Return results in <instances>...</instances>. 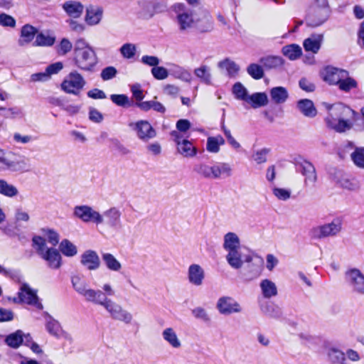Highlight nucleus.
<instances>
[{
    "label": "nucleus",
    "instance_id": "obj_61",
    "mask_svg": "<svg viewBox=\"0 0 364 364\" xmlns=\"http://www.w3.org/2000/svg\"><path fill=\"white\" fill-rule=\"evenodd\" d=\"M221 129L227 139L228 144L234 149H239L240 148V144L232 136L231 134L230 130L226 128V127L223 124L221 126Z\"/></svg>",
    "mask_w": 364,
    "mask_h": 364
},
{
    "label": "nucleus",
    "instance_id": "obj_54",
    "mask_svg": "<svg viewBox=\"0 0 364 364\" xmlns=\"http://www.w3.org/2000/svg\"><path fill=\"white\" fill-rule=\"evenodd\" d=\"M247 73L254 79L259 80L264 77V70L262 66L256 64L251 63L247 68Z\"/></svg>",
    "mask_w": 364,
    "mask_h": 364
},
{
    "label": "nucleus",
    "instance_id": "obj_24",
    "mask_svg": "<svg viewBox=\"0 0 364 364\" xmlns=\"http://www.w3.org/2000/svg\"><path fill=\"white\" fill-rule=\"evenodd\" d=\"M38 33V30L30 24H26L21 29L20 37L18 40V45L21 47L28 46L33 41Z\"/></svg>",
    "mask_w": 364,
    "mask_h": 364
},
{
    "label": "nucleus",
    "instance_id": "obj_48",
    "mask_svg": "<svg viewBox=\"0 0 364 364\" xmlns=\"http://www.w3.org/2000/svg\"><path fill=\"white\" fill-rule=\"evenodd\" d=\"M59 250L66 257H74L77 253V247L67 239L63 240L59 245Z\"/></svg>",
    "mask_w": 364,
    "mask_h": 364
},
{
    "label": "nucleus",
    "instance_id": "obj_19",
    "mask_svg": "<svg viewBox=\"0 0 364 364\" xmlns=\"http://www.w3.org/2000/svg\"><path fill=\"white\" fill-rule=\"evenodd\" d=\"M297 170L305 177L304 183L306 186L313 185L317 179L316 169L314 165L306 160L299 162L296 164Z\"/></svg>",
    "mask_w": 364,
    "mask_h": 364
},
{
    "label": "nucleus",
    "instance_id": "obj_36",
    "mask_svg": "<svg viewBox=\"0 0 364 364\" xmlns=\"http://www.w3.org/2000/svg\"><path fill=\"white\" fill-rule=\"evenodd\" d=\"M46 328L50 335L57 338H59L63 333L60 323L48 314L46 316Z\"/></svg>",
    "mask_w": 364,
    "mask_h": 364
},
{
    "label": "nucleus",
    "instance_id": "obj_12",
    "mask_svg": "<svg viewBox=\"0 0 364 364\" xmlns=\"http://www.w3.org/2000/svg\"><path fill=\"white\" fill-rule=\"evenodd\" d=\"M216 308L222 315L239 314L242 311L240 304L233 297L229 296L220 297L216 303Z\"/></svg>",
    "mask_w": 364,
    "mask_h": 364
},
{
    "label": "nucleus",
    "instance_id": "obj_8",
    "mask_svg": "<svg viewBox=\"0 0 364 364\" xmlns=\"http://www.w3.org/2000/svg\"><path fill=\"white\" fill-rule=\"evenodd\" d=\"M342 229V222L340 219L333 220L329 223H325L311 228L309 231L311 238L321 240L337 235Z\"/></svg>",
    "mask_w": 364,
    "mask_h": 364
},
{
    "label": "nucleus",
    "instance_id": "obj_25",
    "mask_svg": "<svg viewBox=\"0 0 364 364\" xmlns=\"http://www.w3.org/2000/svg\"><path fill=\"white\" fill-rule=\"evenodd\" d=\"M325 122L328 128L338 133L350 130L353 127V123L350 120H345L343 118L337 119L326 117Z\"/></svg>",
    "mask_w": 364,
    "mask_h": 364
},
{
    "label": "nucleus",
    "instance_id": "obj_32",
    "mask_svg": "<svg viewBox=\"0 0 364 364\" xmlns=\"http://www.w3.org/2000/svg\"><path fill=\"white\" fill-rule=\"evenodd\" d=\"M193 73L200 82L210 85H212V75L210 67L206 65H200L195 68Z\"/></svg>",
    "mask_w": 364,
    "mask_h": 364
},
{
    "label": "nucleus",
    "instance_id": "obj_52",
    "mask_svg": "<svg viewBox=\"0 0 364 364\" xmlns=\"http://www.w3.org/2000/svg\"><path fill=\"white\" fill-rule=\"evenodd\" d=\"M350 157L357 167L364 169V147H356Z\"/></svg>",
    "mask_w": 364,
    "mask_h": 364
},
{
    "label": "nucleus",
    "instance_id": "obj_45",
    "mask_svg": "<svg viewBox=\"0 0 364 364\" xmlns=\"http://www.w3.org/2000/svg\"><path fill=\"white\" fill-rule=\"evenodd\" d=\"M23 341V332L17 330L14 333L8 335L5 338V343L11 348H18Z\"/></svg>",
    "mask_w": 364,
    "mask_h": 364
},
{
    "label": "nucleus",
    "instance_id": "obj_18",
    "mask_svg": "<svg viewBox=\"0 0 364 364\" xmlns=\"http://www.w3.org/2000/svg\"><path fill=\"white\" fill-rule=\"evenodd\" d=\"M18 298L21 302L33 305L38 309H43L42 304L38 301L36 292L33 291L27 284L21 285Z\"/></svg>",
    "mask_w": 364,
    "mask_h": 364
},
{
    "label": "nucleus",
    "instance_id": "obj_22",
    "mask_svg": "<svg viewBox=\"0 0 364 364\" xmlns=\"http://www.w3.org/2000/svg\"><path fill=\"white\" fill-rule=\"evenodd\" d=\"M172 135L176 136V142L178 153L184 157H193L197 154V149L193 146L192 143L187 139L181 140V137L176 132H172Z\"/></svg>",
    "mask_w": 364,
    "mask_h": 364
},
{
    "label": "nucleus",
    "instance_id": "obj_33",
    "mask_svg": "<svg viewBox=\"0 0 364 364\" xmlns=\"http://www.w3.org/2000/svg\"><path fill=\"white\" fill-rule=\"evenodd\" d=\"M271 100L275 104H283L289 97L287 90L282 86L274 87L269 91Z\"/></svg>",
    "mask_w": 364,
    "mask_h": 364
},
{
    "label": "nucleus",
    "instance_id": "obj_29",
    "mask_svg": "<svg viewBox=\"0 0 364 364\" xmlns=\"http://www.w3.org/2000/svg\"><path fill=\"white\" fill-rule=\"evenodd\" d=\"M262 294L265 299H271L278 294L276 284L269 279H262L259 283Z\"/></svg>",
    "mask_w": 364,
    "mask_h": 364
},
{
    "label": "nucleus",
    "instance_id": "obj_11",
    "mask_svg": "<svg viewBox=\"0 0 364 364\" xmlns=\"http://www.w3.org/2000/svg\"><path fill=\"white\" fill-rule=\"evenodd\" d=\"M73 215L84 223L103 224L104 219L100 212L87 205H76L73 209Z\"/></svg>",
    "mask_w": 364,
    "mask_h": 364
},
{
    "label": "nucleus",
    "instance_id": "obj_28",
    "mask_svg": "<svg viewBox=\"0 0 364 364\" xmlns=\"http://www.w3.org/2000/svg\"><path fill=\"white\" fill-rule=\"evenodd\" d=\"M193 171L205 178L216 179V163L211 166L206 164H197L194 166Z\"/></svg>",
    "mask_w": 364,
    "mask_h": 364
},
{
    "label": "nucleus",
    "instance_id": "obj_50",
    "mask_svg": "<svg viewBox=\"0 0 364 364\" xmlns=\"http://www.w3.org/2000/svg\"><path fill=\"white\" fill-rule=\"evenodd\" d=\"M171 75L183 81L190 82L192 80L191 73L183 67L174 65L171 69Z\"/></svg>",
    "mask_w": 364,
    "mask_h": 364
},
{
    "label": "nucleus",
    "instance_id": "obj_58",
    "mask_svg": "<svg viewBox=\"0 0 364 364\" xmlns=\"http://www.w3.org/2000/svg\"><path fill=\"white\" fill-rule=\"evenodd\" d=\"M270 152V149L267 148H263L256 151L253 155V160L257 164H264L267 161V155Z\"/></svg>",
    "mask_w": 364,
    "mask_h": 364
},
{
    "label": "nucleus",
    "instance_id": "obj_1",
    "mask_svg": "<svg viewBox=\"0 0 364 364\" xmlns=\"http://www.w3.org/2000/svg\"><path fill=\"white\" fill-rule=\"evenodd\" d=\"M178 29L186 33L193 26L200 32H209L213 29V19L208 12H205L202 19L195 21L193 11L183 3H176L171 6Z\"/></svg>",
    "mask_w": 364,
    "mask_h": 364
},
{
    "label": "nucleus",
    "instance_id": "obj_20",
    "mask_svg": "<svg viewBox=\"0 0 364 364\" xmlns=\"http://www.w3.org/2000/svg\"><path fill=\"white\" fill-rule=\"evenodd\" d=\"M325 107L329 111L326 117L331 119H342L350 114H354L355 112L349 107L344 105L343 103H336L334 105L323 104Z\"/></svg>",
    "mask_w": 364,
    "mask_h": 364
},
{
    "label": "nucleus",
    "instance_id": "obj_40",
    "mask_svg": "<svg viewBox=\"0 0 364 364\" xmlns=\"http://www.w3.org/2000/svg\"><path fill=\"white\" fill-rule=\"evenodd\" d=\"M136 106L144 112H148L152 109L161 114L166 112V107L161 102L154 100L136 102Z\"/></svg>",
    "mask_w": 364,
    "mask_h": 364
},
{
    "label": "nucleus",
    "instance_id": "obj_51",
    "mask_svg": "<svg viewBox=\"0 0 364 364\" xmlns=\"http://www.w3.org/2000/svg\"><path fill=\"white\" fill-rule=\"evenodd\" d=\"M55 38L43 33H37L36 40L33 42L34 46H51L54 44Z\"/></svg>",
    "mask_w": 364,
    "mask_h": 364
},
{
    "label": "nucleus",
    "instance_id": "obj_47",
    "mask_svg": "<svg viewBox=\"0 0 364 364\" xmlns=\"http://www.w3.org/2000/svg\"><path fill=\"white\" fill-rule=\"evenodd\" d=\"M282 53L289 59L294 60L299 58L301 54V48L296 44H290L282 48Z\"/></svg>",
    "mask_w": 364,
    "mask_h": 364
},
{
    "label": "nucleus",
    "instance_id": "obj_57",
    "mask_svg": "<svg viewBox=\"0 0 364 364\" xmlns=\"http://www.w3.org/2000/svg\"><path fill=\"white\" fill-rule=\"evenodd\" d=\"M110 100L115 105L120 107H129L132 105L130 103L129 97L126 95H117L113 94L110 95Z\"/></svg>",
    "mask_w": 364,
    "mask_h": 364
},
{
    "label": "nucleus",
    "instance_id": "obj_9",
    "mask_svg": "<svg viewBox=\"0 0 364 364\" xmlns=\"http://www.w3.org/2000/svg\"><path fill=\"white\" fill-rule=\"evenodd\" d=\"M86 85L83 76L76 70L70 72L63 80L60 87L68 94L78 95Z\"/></svg>",
    "mask_w": 364,
    "mask_h": 364
},
{
    "label": "nucleus",
    "instance_id": "obj_3",
    "mask_svg": "<svg viewBox=\"0 0 364 364\" xmlns=\"http://www.w3.org/2000/svg\"><path fill=\"white\" fill-rule=\"evenodd\" d=\"M323 80L331 85H337L340 90L349 92L358 87L357 81L348 71L333 66H326L321 73Z\"/></svg>",
    "mask_w": 364,
    "mask_h": 364
},
{
    "label": "nucleus",
    "instance_id": "obj_26",
    "mask_svg": "<svg viewBox=\"0 0 364 364\" xmlns=\"http://www.w3.org/2000/svg\"><path fill=\"white\" fill-rule=\"evenodd\" d=\"M323 40V34H311L304 41L303 46L306 51L317 53Z\"/></svg>",
    "mask_w": 364,
    "mask_h": 364
},
{
    "label": "nucleus",
    "instance_id": "obj_5",
    "mask_svg": "<svg viewBox=\"0 0 364 364\" xmlns=\"http://www.w3.org/2000/svg\"><path fill=\"white\" fill-rule=\"evenodd\" d=\"M94 304L100 305L103 306L110 317L117 321L124 322L126 324H130L133 319V316L130 312L123 309V307L105 296L102 292V297L100 296L95 301Z\"/></svg>",
    "mask_w": 364,
    "mask_h": 364
},
{
    "label": "nucleus",
    "instance_id": "obj_38",
    "mask_svg": "<svg viewBox=\"0 0 364 364\" xmlns=\"http://www.w3.org/2000/svg\"><path fill=\"white\" fill-rule=\"evenodd\" d=\"M259 63L262 66L267 69H276L282 66L284 60L282 58L276 55H268L259 59Z\"/></svg>",
    "mask_w": 364,
    "mask_h": 364
},
{
    "label": "nucleus",
    "instance_id": "obj_42",
    "mask_svg": "<svg viewBox=\"0 0 364 364\" xmlns=\"http://www.w3.org/2000/svg\"><path fill=\"white\" fill-rule=\"evenodd\" d=\"M240 247L239 237L235 232H229L224 236L223 248L226 252Z\"/></svg>",
    "mask_w": 364,
    "mask_h": 364
},
{
    "label": "nucleus",
    "instance_id": "obj_64",
    "mask_svg": "<svg viewBox=\"0 0 364 364\" xmlns=\"http://www.w3.org/2000/svg\"><path fill=\"white\" fill-rule=\"evenodd\" d=\"M0 25L4 27L14 28L16 20L11 16L2 13L0 14Z\"/></svg>",
    "mask_w": 364,
    "mask_h": 364
},
{
    "label": "nucleus",
    "instance_id": "obj_56",
    "mask_svg": "<svg viewBox=\"0 0 364 364\" xmlns=\"http://www.w3.org/2000/svg\"><path fill=\"white\" fill-rule=\"evenodd\" d=\"M72 48V43L66 38H63L55 47L56 52L59 55H65L71 51Z\"/></svg>",
    "mask_w": 364,
    "mask_h": 364
},
{
    "label": "nucleus",
    "instance_id": "obj_14",
    "mask_svg": "<svg viewBox=\"0 0 364 364\" xmlns=\"http://www.w3.org/2000/svg\"><path fill=\"white\" fill-rule=\"evenodd\" d=\"M346 279L353 293L364 295V274L359 269L348 271L346 273Z\"/></svg>",
    "mask_w": 364,
    "mask_h": 364
},
{
    "label": "nucleus",
    "instance_id": "obj_10",
    "mask_svg": "<svg viewBox=\"0 0 364 364\" xmlns=\"http://www.w3.org/2000/svg\"><path fill=\"white\" fill-rule=\"evenodd\" d=\"M138 15L141 18L150 19L156 14L166 10V5L160 0H139L138 1Z\"/></svg>",
    "mask_w": 364,
    "mask_h": 364
},
{
    "label": "nucleus",
    "instance_id": "obj_34",
    "mask_svg": "<svg viewBox=\"0 0 364 364\" xmlns=\"http://www.w3.org/2000/svg\"><path fill=\"white\" fill-rule=\"evenodd\" d=\"M102 259L107 269L110 271L118 272L122 268V265L120 262L111 253H102Z\"/></svg>",
    "mask_w": 364,
    "mask_h": 364
},
{
    "label": "nucleus",
    "instance_id": "obj_31",
    "mask_svg": "<svg viewBox=\"0 0 364 364\" xmlns=\"http://www.w3.org/2000/svg\"><path fill=\"white\" fill-rule=\"evenodd\" d=\"M103 10L100 6H90L87 8L85 21L89 25L99 23L102 16Z\"/></svg>",
    "mask_w": 364,
    "mask_h": 364
},
{
    "label": "nucleus",
    "instance_id": "obj_37",
    "mask_svg": "<svg viewBox=\"0 0 364 364\" xmlns=\"http://www.w3.org/2000/svg\"><path fill=\"white\" fill-rule=\"evenodd\" d=\"M246 102L250 104L254 109L264 107L268 104L267 95L264 92H255L248 96Z\"/></svg>",
    "mask_w": 364,
    "mask_h": 364
},
{
    "label": "nucleus",
    "instance_id": "obj_23",
    "mask_svg": "<svg viewBox=\"0 0 364 364\" xmlns=\"http://www.w3.org/2000/svg\"><path fill=\"white\" fill-rule=\"evenodd\" d=\"M188 282L196 287L201 286L205 279L204 269L197 264H192L188 269Z\"/></svg>",
    "mask_w": 364,
    "mask_h": 364
},
{
    "label": "nucleus",
    "instance_id": "obj_13",
    "mask_svg": "<svg viewBox=\"0 0 364 364\" xmlns=\"http://www.w3.org/2000/svg\"><path fill=\"white\" fill-rule=\"evenodd\" d=\"M129 127L135 131L137 137L143 141L147 142L156 136V130L146 120L131 122Z\"/></svg>",
    "mask_w": 364,
    "mask_h": 364
},
{
    "label": "nucleus",
    "instance_id": "obj_6",
    "mask_svg": "<svg viewBox=\"0 0 364 364\" xmlns=\"http://www.w3.org/2000/svg\"><path fill=\"white\" fill-rule=\"evenodd\" d=\"M0 170L23 173L31 171L30 159L22 155L11 159L0 150Z\"/></svg>",
    "mask_w": 364,
    "mask_h": 364
},
{
    "label": "nucleus",
    "instance_id": "obj_55",
    "mask_svg": "<svg viewBox=\"0 0 364 364\" xmlns=\"http://www.w3.org/2000/svg\"><path fill=\"white\" fill-rule=\"evenodd\" d=\"M191 314L195 318L200 320L204 323H210L211 319L207 311L200 306H198L191 310Z\"/></svg>",
    "mask_w": 364,
    "mask_h": 364
},
{
    "label": "nucleus",
    "instance_id": "obj_7",
    "mask_svg": "<svg viewBox=\"0 0 364 364\" xmlns=\"http://www.w3.org/2000/svg\"><path fill=\"white\" fill-rule=\"evenodd\" d=\"M71 283L74 290L87 302L94 304L97 298L102 296V291L89 288L85 280L80 274L72 276Z\"/></svg>",
    "mask_w": 364,
    "mask_h": 364
},
{
    "label": "nucleus",
    "instance_id": "obj_30",
    "mask_svg": "<svg viewBox=\"0 0 364 364\" xmlns=\"http://www.w3.org/2000/svg\"><path fill=\"white\" fill-rule=\"evenodd\" d=\"M326 355L333 364H346V354L341 350L336 347H328L326 349Z\"/></svg>",
    "mask_w": 364,
    "mask_h": 364
},
{
    "label": "nucleus",
    "instance_id": "obj_63",
    "mask_svg": "<svg viewBox=\"0 0 364 364\" xmlns=\"http://www.w3.org/2000/svg\"><path fill=\"white\" fill-rule=\"evenodd\" d=\"M341 186L350 191H356L360 186L357 180L354 178H344L341 181Z\"/></svg>",
    "mask_w": 364,
    "mask_h": 364
},
{
    "label": "nucleus",
    "instance_id": "obj_62",
    "mask_svg": "<svg viewBox=\"0 0 364 364\" xmlns=\"http://www.w3.org/2000/svg\"><path fill=\"white\" fill-rule=\"evenodd\" d=\"M33 243L36 246V252L40 256L48 248L46 247V240L41 236H35L33 237Z\"/></svg>",
    "mask_w": 364,
    "mask_h": 364
},
{
    "label": "nucleus",
    "instance_id": "obj_35",
    "mask_svg": "<svg viewBox=\"0 0 364 364\" xmlns=\"http://www.w3.org/2000/svg\"><path fill=\"white\" fill-rule=\"evenodd\" d=\"M297 108L306 117H314L317 111L311 100L308 99L300 100L297 102Z\"/></svg>",
    "mask_w": 364,
    "mask_h": 364
},
{
    "label": "nucleus",
    "instance_id": "obj_53",
    "mask_svg": "<svg viewBox=\"0 0 364 364\" xmlns=\"http://www.w3.org/2000/svg\"><path fill=\"white\" fill-rule=\"evenodd\" d=\"M232 93L237 100L247 101L248 97L247 90L240 82H236L232 87Z\"/></svg>",
    "mask_w": 364,
    "mask_h": 364
},
{
    "label": "nucleus",
    "instance_id": "obj_15",
    "mask_svg": "<svg viewBox=\"0 0 364 364\" xmlns=\"http://www.w3.org/2000/svg\"><path fill=\"white\" fill-rule=\"evenodd\" d=\"M226 260L229 265L236 269L241 268L244 262L250 263L252 261L251 255H245L241 247L233 249L227 252Z\"/></svg>",
    "mask_w": 364,
    "mask_h": 364
},
{
    "label": "nucleus",
    "instance_id": "obj_44",
    "mask_svg": "<svg viewBox=\"0 0 364 364\" xmlns=\"http://www.w3.org/2000/svg\"><path fill=\"white\" fill-rule=\"evenodd\" d=\"M218 66L220 69H225L230 77H235L240 70L239 65L229 58L220 61Z\"/></svg>",
    "mask_w": 364,
    "mask_h": 364
},
{
    "label": "nucleus",
    "instance_id": "obj_4",
    "mask_svg": "<svg viewBox=\"0 0 364 364\" xmlns=\"http://www.w3.org/2000/svg\"><path fill=\"white\" fill-rule=\"evenodd\" d=\"M330 14L328 0H313L306 16V24L311 27H318L328 19Z\"/></svg>",
    "mask_w": 364,
    "mask_h": 364
},
{
    "label": "nucleus",
    "instance_id": "obj_2",
    "mask_svg": "<svg viewBox=\"0 0 364 364\" xmlns=\"http://www.w3.org/2000/svg\"><path fill=\"white\" fill-rule=\"evenodd\" d=\"M73 61L75 65L84 71H92L97 63V57L93 48L83 38L74 44Z\"/></svg>",
    "mask_w": 364,
    "mask_h": 364
},
{
    "label": "nucleus",
    "instance_id": "obj_21",
    "mask_svg": "<svg viewBox=\"0 0 364 364\" xmlns=\"http://www.w3.org/2000/svg\"><path fill=\"white\" fill-rule=\"evenodd\" d=\"M40 257L47 262L48 266L51 269H58L62 265V257L57 249L47 248Z\"/></svg>",
    "mask_w": 364,
    "mask_h": 364
},
{
    "label": "nucleus",
    "instance_id": "obj_41",
    "mask_svg": "<svg viewBox=\"0 0 364 364\" xmlns=\"http://www.w3.org/2000/svg\"><path fill=\"white\" fill-rule=\"evenodd\" d=\"M260 310L266 316L274 318H279L282 314L281 309L275 304L271 302L261 304Z\"/></svg>",
    "mask_w": 364,
    "mask_h": 364
},
{
    "label": "nucleus",
    "instance_id": "obj_27",
    "mask_svg": "<svg viewBox=\"0 0 364 364\" xmlns=\"http://www.w3.org/2000/svg\"><path fill=\"white\" fill-rule=\"evenodd\" d=\"M63 9L70 17L77 18L82 15L84 6L79 1L70 0L63 4Z\"/></svg>",
    "mask_w": 364,
    "mask_h": 364
},
{
    "label": "nucleus",
    "instance_id": "obj_16",
    "mask_svg": "<svg viewBox=\"0 0 364 364\" xmlns=\"http://www.w3.org/2000/svg\"><path fill=\"white\" fill-rule=\"evenodd\" d=\"M80 262L87 270L95 271L100 268V258L96 251L85 250L81 255Z\"/></svg>",
    "mask_w": 364,
    "mask_h": 364
},
{
    "label": "nucleus",
    "instance_id": "obj_49",
    "mask_svg": "<svg viewBox=\"0 0 364 364\" xmlns=\"http://www.w3.org/2000/svg\"><path fill=\"white\" fill-rule=\"evenodd\" d=\"M0 194L13 198L18 194V191L15 186L9 183L6 180L0 179Z\"/></svg>",
    "mask_w": 364,
    "mask_h": 364
},
{
    "label": "nucleus",
    "instance_id": "obj_59",
    "mask_svg": "<svg viewBox=\"0 0 364 364\" xmlns=\"http://www.w3.org/2000/svg\"><path fill=\"white\" fill-rule=\"evenodd\" d=\"M136 51L135 45L132 43H125L120 48V53L124 58H132Z\"/></svg>",
    "mask_w": 364,
    "mask_h": 364
},
{
    "label": "nucleus",
    "instance_id": "obj_43",
    "mask_svg": "<svg viewBox=\"0 0 364 364\" xmlns=\"http://www.w3.org/2000/svg\"><path fill=\"white\" fill-rule=\"evenodd\" d=\"M225 144V139L221 135L209 136L207 139L206 149L210 153L216 154L220 151V146Z\"/></svg>",
    "mask_w": 364,
    "mask_h": 364
},
{
    "label": "nucleus",
    "instance_id": "obj_60",
    "mask_svg": "<svg viewBox=\"0 0 364 364\" xmlns=\"http://www.w3.org/2000/svg\"><path fill=\"white\" fill-rule=\"evenodd\" d=\"M151 72L154 77L159 80H165L168 76V70L162 66L156 65L151 68Z\"/></svg>",
    "mask_w": 364,
    "mask_h": 364
},
{
    "label": "nucleus",
    "instance_id": "obj_39",
    "mask_svg": "<svg viewBox=\"0 0 364 364\" xmlns=\"http://www.w3.org/2000/svg\"><path fill=\"white\" fill-rule=\"evenodd\" d=\"M162 337L172 348H179L181 343L173 328H166L162 332Z\"/></svg>",
    "mask_w": 364,
    "mask_h": 364
},
{
    "label": "nucleus",
    "instance_id": "obj_46",
    "mask_svg": "<svg viewBox=\"0 0 364 364\" xmlns=\"http://www.w3.org/2000/svg\"><path fill=\"white\" fill-rule=\"evenodd\" d=\"M232 175V166L226 162H216V179H223Z\"/></svg>",
    "mask_w": 364,
    "mask_h": 364
},
{
    "label": "nucleus",
    "instance_id": "obj_17",
    "mask_svg": "<svg viewBox=\"0 0 364 364\" xmlns=\"http://www.w3.org/2000/svg\"><path fill=\"white\" fill-rule=\"evenodd\" d=\"M104 219V224L112 229H117L122 227V213L117 207H112L101 214Z\"/></svg>",
    "mask_w": 364,
    "mask_h": 364
}]
</instances>
